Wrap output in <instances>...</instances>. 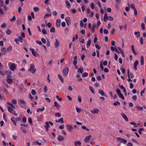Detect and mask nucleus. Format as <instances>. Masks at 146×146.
<instances>
[{
	"instance_id": "ea45409f",
	"label": "nucleus",
	"mask_w": 146,
	"mask_h": 146,
	"mask_svg": "<svg viewBox=\"0 0 146 146\" xmlns=\"http://www.w3.org/2000/svg\"><path fill=\"white\" fill-rule=\"evenodd\" d=\"M11 33V31L9 29H8L6 31V33L8 35H10Z\"/></svg>"
},
{
	"instance_id": "13d9d810",
	"label": "nucleus",
	"mask_w": 146,
	"mask_h": 146,
	"mask_svg": "<svg viewBox=\"0 0 146 146\" xmlns=\"http://www.w3.org/2000/svg\"><path fill=\"white\" fill-rule=\"evenodd\" d=\"M137 108L139 110H143V108L142 107H140L138 106H137Z\"/></svg>"
},
{
	"instance_id": "8fccbe9b",
	"label": "nucleus",
	"mask_w": 146,
	"mask_h": 146,
	"mask_svg": "<svg viewBox=\"0 0 146 146\" xmlns=\"http://www.w3.org/2000/svg\"><path fill=\"white\" fill-rule=\"evenodd\" d=\"M15 19L16 18L15 16H13V18L11 19L10 20L11 22H12L13 21H15Z\"/></svg>"
},
{
	"instance_id": "bf43d9fd",
	"label": "nucleus",
	"mask_w": 146,
	"mask_h": 146,
	"mask_svg": "<svg viewBox=\"0 0 146 146\" xmlns=\"http://www.w3.org/2000/svg\"><path fill=\"white\" fill-rule=\"evenodd\" d=\"M4 3L1 0H0V7H1L3 6V5Z\"/></svg>"
},
{
	"instance_id": "7ed1b4c3",
	"label": "nucleus",
	"mask_w": 146,
	"mask_h": 146,
	"mask_svg": "<svg viewBox=\"0 0 146 146\" xmlns=\"http://www.w3.org/2000/svg\"><path fill=\"white\" fill-rule=\"evenodd\" d=\"M23 39L21 36H19L18 38H15L14 40L16 42L17 44H19L18 42H19L21 43L23 42Z\"/></svg>"
},
{
	"instance_id": "b1692460",
	"label": "nucleus",
	"mask_w": 146,
	"mask_h": 146,
	"mask_svg": "<svg viewBox=\"0 0 146 146\" xmlns=\"http://www.w3.org/2000/svg\"><path fill=\"white\" fill-rule=\"evenodd\" d=\"M11 120L13 123H17V119L14 117H12L11 118Z\"/></svg>"
},
{
	"instance_id": "58836bf2",
	"label": "nucleus",
	"mask_w": 146,
	"mask_h": 146,
	"mask_svg": "<svg viewBox=\"0 0 146 146\" xmlns=\"http://www.w3.org/2000/svg\"><path fill=\"white\" fill-rule=\"evenodd\" d=\"M76 110L77 112L78 113H80L82 111V110L80 108H79L78 107H76Z\"/></svg>"
},
{
	"instance_id": "1a4fd4ad",
	"label": "nucleus",
	"mask_w": 146,
	"mask_h": 146,
	"mask_svg": "<svg viewBox=\"0 0 146 146\" xmlns=\"http://www.w3.org/2000/svg\"><path fill=\"white\" fill-rule=\"evenodd\" d=\"M99 93L102 96L106 97L107 96L106 94L105 93L104 91L102 90H98Z\"/></svg>"
},
{
	"instance_id": "ddd939ff",
	"label": "nucleus",
	"mask_w": 146,
	"mask_h": 146,
	"mask_svg": "<svg viewBox=\"0 0 146 146\" xmlns=\"http://www.w3.org/2000/svg\"><path fill=\"white\" fill-rule=\"evenodd\" d=\"M91 137V136L90 135H89L88 136H87L84 139V141L85 142H88Z\"/></svg>"
},
{
	"instance_id": "f257e3e1",
	"label": "nucleus",
	"mask_w": 146,
	"mask_h": 146,
	"mask_svg": "<svg viewBox=\"0 0 146 146\" xmlns=\"http://www.w3.org/2000/svg\"><path fill=\"white\" fill-rule=\"evenodd\" d=\"M113 20V18L112 17L110 16L108 17L106 13L104 15V20L105 22L106 21L108 20H109L110 21H112Z\"/></svg>"
},
{
	"instance_id": "e433bc0d",
	"label": "nucleus",
	"mask_w": 146,
	"mask_h": 146,
	"mask_svg": "<svg viewBox=\"0 0 146 146\" xmlns=\"http://www.w3.org/2000/svg\"><path fill=\"white\" fill-rule=\"evenodd\" d=\"M51 13L50 14H46L44 17V18L45 19L48 17H51Z\"/></svg>"
},
{
	"instance_id": "5fc2aeb1",
	"label": "nucleus",
	"mask_w": 146,
	"mask_h": 146,
	"mask_svg": "<svg viewBox=\"0 0 146 146\" xmlns=\"http://www.w3.org/2000/svg\"><path fill=\"white\" fill-rule=\"evenodd\" d=\"M90 7L92 9H94V5L93 3H92L90 4Z\"/></svg>"
},
{
	"instance_id": "0eeeda50",
	"label": "nucleus",
	"mask_w": 146,
	"mask_h": 146,
	"mask_svg": "<svg viewBox=\"0 0 146 146\" xmlns=\"http://www.w3.org/2000/svg\"><path fill=\"white\" fill-rule=\"evenodd\" d=\"M16 67L15 64L13 63L11 64L9 68L11 70L13 71L15 70Z\"/></svg>"
},
{
	"instance_id": "338daca9",
	"label": "nucleus",
	"mask_w": 146,
	"mask_h": 146,
	"mask_svg": "<svg viewBox=\"0 0 146 146\" xmlns=\"http://www.w3.org/2000/svg\"><path fill=\"white\" fill-rule=\"evenodd\" d=\"M36 43L40 45H41L42 44V42L40 41L39 40H36Z\"/></svg>"
},
{
	"instance_id": "6ab92c4d",
	"label": "nucleus",
	"mask_w": 146,
	"mask_h": 146,
	"mask_svg": "<svg viewBox=\"0 0 146 146\" xmlns=\"http://www.w3.org/2000/svg\"><path fill=\"white\" fill-rule=\"evenodd\" d=\"M56 122H58L61 123H63L64 122L63 118H61L58 119V120H56Z\"/></svg>"
},
{
	"instance_id": "5701e85b",
	"label": "nucleus",
	"mask_w": 146,
	"mask_h": 146,
	"mask_svg": "<svg viewBox=\"0 0 146 146\" xmlns=\"http://www.w3.org/2000/svg\"><path fill=\"white\" fill-rule=\"evenodd\" d=\"M60 45L59 43L58 40L56 39L55 43V46L56 47H57Z\"/></svg>"
},
{
	"instance_id": "f03ea898",
	"label": "nucleus",
	"mask_w": 146,
	"mask_h": 146,
	"mask_svg": "<svg viewBox=\"0 0 146 146\" xmlns=\"http://www.w3.org/2000/svg\"><path fill=\"white\" fill-rule=\"evenodd\" d=\"M29 71L31 72L32 73H34L36 71V69L35 68V65L32 64L30 65V68L28 70Z\"/></svg>"
},
{
	"instance_id": "864d4df0",
	"label": "nucleus",
	"mask_w": 146,
	"mask_h": 146,
	"mask_svg": "<svg viewBox=\"0 0 146 146\" xmlns=\"http://www.w3.org/2000/svg\"><path fill=\"white\" fill-rule=\"evenodd\" d=\"M88 74L87 72H84L82 74V76L83 77H86L88 76Z\"/></svg>"
},
{
	"instance_id": "a18cd8bd",
	"label": "nucleus",
	"mask_w": 146,
	"mask_h": 146,
	"mask_svg": "<svg viewBox=\"0 0 146 146\" xmlns=\"http://www.w3.org/2000/svg\"><path fill=\"white\" fill-rule=\"evenodd\" d=\"M113 105L115 106H116L117 105H120V103L118 101H116V102L114 103Z\"/></svg>"
},
{
	"instance_id": "3c124183",
	"label": "nucleus",
	"mask_w": 146,
	"mask_h": 146,
	"mask_svg": "<svg viewBox=\"0 0 146 146\" xmlns=\"http://www.w3.org/2000/svg\"><path fill=\"white\" fill-rule=\"evenodd\" d=\"M143 39L142 37H141L140 39V43L141 44H143Z\"/></svg>"
},
{
	"instance_id": "c756f323",
	"label": "nucleus",
	"mask_w": 146,
	"mask_h": 146,
	"mask_svg": "<svg viewBox=\"0 0 146 146\" xmlns=\"http://www.w3.org/2000/svg\"><path fill=\"white\" fill-rule=\"evenodd\" d=\"M8 110L10 113H11L12 111H13V108L10 106L8 107Z\"/></svg>"
},
{
	"instance_id": "49530a36",
	"label": "nucleus",
	"mask_w": 146,
	"mask_h": 146,
	"mask_svg": "<svg viewBox=\"0 0 146 146\" xmlns=\"http://www.w3.org/2000/svg\"><path fill=\"white\" fill-rule=\"evenodd\" d=\"M33 10L35 12H37L39 10V9L38 7H34L33 8Z\"/></svg>"
},
{
	"instance_id": "2eb2a0df",
	"label": "nucleus",
	"mask_w": 146,
	"mask_h": 146,
	"mask_svg": "<svg viewBox=\"0 0 146 146\" xmlns=\"http://www.w3.org/2000/svg\"><path fill=\"white\" fill-rule=\"evenodd\" d=\"M1 52L2 54V55H4L7 52V49L5 48H3L1 49Z\"/></svg>"
},
{
	"instance_id": "f8f14e48",
	"label": "nucleus",
	"mask_w": 146,
	"mask_h": 146,
	"mask_svg": "<svg viewBox=\"0 0 146 146\" xmlns=\"http://www.w3.org/2000/svg\"><path fill=\"white\" fill-rule=\"evenodd\" d=\"M139 64L138 61L137 60H136L134 63L133 67L135 70H136L137 69V65Z\"/></svg>"
},
{
	"instance_id": "4d7b16f0",
	"label": "nucleus",
	"mask_w": 146,
	"mask_h": 146,
	"mask_svg": "<svg viewBox=\"0 0 146 146\" xmlns=\"http://www.w3.org/2000/svg\"><path fill=\"white\" fill-rule=\"evenodd\" d=\"M47 26L49 28H51L52 26V25L51 23H50L48 22L47 23Z\"/></svg>"
},
{
	"instance_id": "aec40b11",
	"label": "nucleus",
	"mask_w": 146,
	"mask_h": 146,
	"mask_svg": "<svg viewBox=\"0 0 146 146\" xmlns=\"http://www.w3.org/2000/svg\"><path fill=\"white\" fill-rule=\"evenodd\" d=\"M84 71V70L83 68L81 67V68H79L78 69V70L77 72H79L81 74Z\"/></svg>"
},
{
	"instance_id": "4468645a",
	"label": "nucleus",
	"mask_w": 146,
	"mask_h": 146,
	"mask_svg": "<svg viewBox=\"0 0 146 146\" xmlns=\"http://www.w3.org/2000/svg\"><path fill=\"white\" fill-rule=\"evenodd\" d=\"M60 22L61 20H60L59 19L56 20V25L57 27H60Z\"/></svg>"
},
{
	"instance_id": "37998d69",
	"label": "nucleus",
	"mask_w": 146,
	"mask_h": 146,
	"mask_svg": "<svg viewBox=\"0 0 146 146\" xmlns=\"http://www.w3.org/2000/svg\"><path fill=\"white\" fill-rule=\"evenodd\" d=\"M134 34L135 35H138V36H137V38L139 37L140 36V33L139 32H135L134 33Z\"/></svg>"
},
{
	"instance_id": "c85d7f7f",
	"label": "nucleus",
	"mask_w": 146,
	"mask_h": 146,
	"mask_svg": "<svg viewBox=\"0 0 146 146\" xmlns=\"http://www.w3.org/2000/svg\"><path fill=\"white\" fill-rule=\"evenodd\" d=\"M58 77L60 78L62 82L63 83L64 82V79L62 76L60 74H58Z\"/></svg>"
},
{
	"instance_id": "0e129e2a",
	"label": "nucleus",
	"mask_w": 146,
	"mask_h": 146,
	"mask_svg": "<svg viewBox=\"0 0 146 146\" xmlns=\"http://www.w3.org/2000/svg\"><path fill=\"white\" fill-rule=\"evenodd\" d=\"M118 48L120 51L123 54V50L119 47H118Z\"/></svg>"
},
{
	"instance_id": "cd10ccee",
	"label": "nucleus",
	"mask_w": 146,
	"mask_h": 146,
	"mask_svg": "<svg viewBox=\"0 0 146 146\" xmlns=\"http://www.w3.org/2000/svg\"><path fill=\"white\" fill-rule=\"evenodd\" d=\"M65 2L67 7L69 8H70L71 7V5L69 2L68 1H66Z\"/></svg>"
},
{
	"instance_id": "c9c22d12",
	"label": "nucleus",
	"mask_w": 146,
	"mask_h": 146,
	"mask_svg": "<svg viewBox=\"0 0 146 146\" xmlns=\"http://www.w3.org/2000/svg\"><path fill=\"white\" fill-rule=\"evenodd\" d=\"M118 95L119 96V97L121 98L122 99H124V96H123V94H122L121 93L119 94Z\"/></svg>"
},
{
	"instance_id": "09e8293b",
	"label": "nucleus",
	"mask_w": 146,
	"mask_h": 146,
	"mask_svg": "<svg viewBox=\"0 0 146 146\" xmlns=\"http://www.w3.org/2000/svg\"><path fill=\"white\" fill-rule=\"evenodd\" d=\"M91 43V40H88V41L87 42V44H86V46H87V48H88V47H87V46H89L90 45Z\"/></svg>"
},
{
	"instance_id": "9b49d317",
	"label": "nucleus",
	"mask_w": 146,
	"mask_h": 146,
	"mask_svg": "<svg viewBox=\"0 0 146 146\" xmlns=\"http://www.w3.org/2000/svg\"><path fill=\"white\" fill-rule=\"evenodd\" d=\"M65 20L68 26L69 24H70V20L69 17H68L66 18L65 19Z\"/></svg>"
},
{
	"instance_id": "de8ad7c7",
	"label": "nucleus",
	"mask_w": 146,
	"mask_h": 146,
	"mask_svg": "<svg viewBox=\"0 0 146 146\" xmlns=\"http://www.w3.org/2000/svg\"><path fill=\"white\" fill-rule=\"evenodd\" d=\"M42 32L43 34H46L47 32L45 29H42Z\"/></svg>"
},
{
	"instance_id": "20e7f679",
	"label": "nucleus",
	"mask_w": 146,
	"mask_h": 146,
	"mask_svg": "<svg viewBox=\"0 0 146 146\" xmlns=\"http://www.w3.org/2000/svg\"><path fill=\"white\" fill-rule=\"evenodd\" d=\"M63 75L66 76L69 72V69L67 67L64 68L62 70Z\"/></svg>"
},
{
	"instance_id": "69168bd1",
	"label": "nucleus",
	"mask_w": 146,
	"mask_h": 146,
	"mask_svg": "<svg viewBox=\"0 0 146 146\" xmlns=\"http://www.w3.org/2000/svg\"><path fill=\"white\" fill-rule=\"evenodd\" d=\"M1 27V28H4L6 27V24L5 23H3Z\"/></svg>"
},
{
	"instance_id": "680f3d73",
	"label": "nucleus",
	"mask_w": 146,
	"mask_h": 146,
	"mask_svg": "<svg viewBox=\"0 0 146 146\" xmlns=\"http://www.w3.org/2000/svg\"><path fill=\"white\" fill-rule=\"evenodd\" d=\"M114 58L115 59V60H117V58H118V56L117 55V54H116V53H115L114 54Z\"/></svg>"
},
{
	"instance_id": "052dcab7",
	"label": "nucleus",
	"mask_w": 146,
	"mask_h": 146,
	"mask_svg": "<svg viewBox=\"0 0 146 146\" xmlns=\"http://www.w3.org/2000/svg\"><path fill=\"white\" fill-rule=\"evenodd\" d=\"M41 41L42 42L44 43L45 44L46 43V40L45 38H42L41 39Z\"/></svg>"
},
{
	"instance_id": "e2e57ef3",
	"label": "nucleus",
	"mask_w": 146,
	"mask_h": 146,
	"mask_svg": "<svg viewBox=\"0 0 146 146\" xmlns=\"http://www.w3.org/2000/svg\"><path fill=\"white\" fill-rule=\"evenodd\" d=\"M104 34H108L109 32L108 31L107 29H104Z\"/></svg>"
},
{
	"instance_id": "6e6552de",
	"label": "nucleus",
	"mask_w": 146,
	"mask_h": 146,
	"mask_svg": "<svg viewBox=\"0 0 146 146\" xmlns=\"http://www.w3.org/2000/svg\"><path fill=\"white\" fill-rule=\"evenodd\" d=\"M99 111V110L97 108H94L91 110V112L93 114L98 113Z\"/></svg>"
},
{
	"instance_id": "dca6fc26",
	"label": "nucleus",
	"mask_w": 146,
	"mask_h": 146,
	"mask_svg": "<svg viewBox=\"0 0 146 146\" xmlns=\"http://www.w3.org/2000/svg\"><path fill=\"white\" fill-rule=\"evenodd\" d=\"M57 140L60 141H63L64 140V137L61 135H59L57 138Z\"/></svg>"
},
{
	"instance_id": "423d86ee",
	"label": "nucleus",
	"mask_w": 146,
	"mask_h": 146,
	"mask_svg": "<svg viewBox=\"0 0 146 146\" xmlns=\"http://www.w3.org/2000/svg\"><path fill=\"white\" fill-rule=\"evenodd\" d=\"M66 129L68 130L69 132H71L73 129V127L72 125L69 124H67L66 125Z\"/></svg>"
},
{
	"instance_id": "774afa93",
	"label": "nucleus",
	"mask_w": 146,
	"mask_h": 146,
	"mask_svg": "<svg viewBox=\"0 0 146 146\" xmlns=\"http://www.w3.org/2000/svg\"><path fill=\"white\" fill-rule=\"evenodd\" d=\"M116 91L118 95L119 94H120V93H121V91L119 89H116Z\"/></svg>"
},
{
	"instance_id": "a878e982",
	"label": "nucleus",
	"mask_w": 146,
	"mask_h": 146,
	"mask_svg": "<svg viewBox=\"0 0 146 146\" xmlns=\"http://www.w3.org/2000/svg\"><path fill=\"white\" fill-rule=\"evenodd\" d=\"M89 88L90 89V90L92 92L93 94H94L95 93V92L94 91V90L91 86H89Z\"/></svg>"
},
{
	"instance_id": "f704fd0d",
	"label": "nucleus",
	"mask_w": 146,
	"mask_h": 146,
	"mask_svg": "<svg viewBox=\"0 0 146 146\" xmlns=\"http://www.w3.org/2000/svg\"><path fill=\"white\" fill-rule=\"evenodd\" d=\"M141 26L142 29L143 30H144L145 29V25L143 23H142L141 25Z\"/></svg>"
},
{
	"instance_id": "7c9ffc66",
	"label": "nucleus",
	"mask_w": 146,
	"mask_h": 146,
	"mask_svg": "<svg viewBox=\"0 0 146 146\" xmlns=\"http://www.w3.org/2000/svg\"><path fill=\"white\" fill-rule=\"evenodd\" d=\"M7 104L8 105H10L11 106V107L13 108L14 109H15V106L12 103L9 102H7Z\"/></svg>"
},
{
	"instance_id": "4c0bfd02",
	"label": "nucleus",
	"mask_w": 146,
	"mask_h": 146,
	"mask_svg": "<svg viewBox=\"0 0 146 146\" xmlns=\"http://www.w3.org/2000/svg\"><path fill=\"white\" fill-rule=\"evenodd\" d=\"M7 82L9 83H11L13 82V80L12 79L10 78H8L7 80Z\"/></svg>"
},
{
	"instance_id": "39448f33",
	"label": "nucleus",
	"mask_w": 146,
	"mask_h": 146,
	"mask_svg": "<svg viewBox=\"0 0 146 146\" xmlns=\"http://www.w3.org/2000/svg\"><path fill=\"white\" fill-rule=\"evenodd\" d=\"M117 141H119L120 143H123L124 144H125L127 143V141L126 140H125L124 139L121 138L120 137L117 138Z\"/></svg>"
},
{
	"instance_id": "f3484780",
	"label": "nucleus",
	"mask_w": 146,
	"mask_h": 146,
	"mask_svg": "<svg viewBox=\"0 0 146 146\" xmlns=\"http://www.w3.org/2000/svg\"><path fill=\"white\" fill-rule=\"evenodd\" d=\"M30 50L31 51V52L33 55L35 57L36 56V53L35 51V50L33 48H30Z\"/></svg>"
},
{
	"instance_id": "a19ab883",
	"label": "nucleus",
	"mask_w": 146,
	"mask_h": 146,
	"mask_svg": "<svg viewBox=\"0 0 146 146\" xmlns=\"http://www.w3.org/2000/svg\"><path fill=\"white\" fill-rule=\"evenodd\" d=\"M50 31L51 32L55 33V29L54 28V27H52L50 30Z\"/></svg>"
},
{
	"instance_id": "6e6d98bb",
	"label": "nucleus",
	"mask_w": 146,
	"mask_h": 146,
	"mask_svg": "<svg viewBox=\"0 0 146 146\" xmlns=\"http://www.w3.org/2000/svg\"><path fill=\"white\" fill-rule=\"evenodd\" d=\"M130 7L131 8L133 9V10L136 9V8L135 7V6L133 4H130Z\"/></svg>"
},
{
	"instance_id": "a211bd4d",
	"label": "nucleus",
	"mask_w": 146,
	"mask_h": 146,
	"mask_svg": "<svg viewBox=\"0 0 146 146\" xmlns=\"http://www.w3.org/2000/svg\"><path fill=\"white\" fill-rule=\"evenodd\" d=\"M81 143L80 141H76L74 142V145L76 146H78L77 144L79 145L80 146L81 145Z\"/></svg>"
},
{
	"instance_id": "72a5a7b5",
	"label": "nucleus",
	"mask_w": 146,
	"mask_h": 146,
	"mask_svg": "<svg viewBox=\"0 0 146 146\" xmlns=\"http://www.w3.org/2000/svg\"><path fill=\"white\" fill-rule=\"evenodd\" d=\"M22 20L21 19H19L17 21V23L19 25L22 22Z\"/></svg>"
},
{
	"instance_id": "4be33fe9",
	"label": "nucleus",
	"mask_w": 146,
	"mask_h": 146,
	"mask_svg": "<svg viewBox=\"0 0 146 146\" xmlns=\"http://www.w3.org/2000/svg\"><path fill=\"white\" fill-rule=\"evenodd\" d=\"M54 104V106L56 107L57 109L58 110L60 106V105L56 102H55Z\"/></svg>"
},
{
	"instance_id": "c03bdc74",
	"label": "nucleus",
	"mask_w": 146,
	"mask_h": 146,
	"mask_svg": "<svg viewBox=\"0 0 146 146\" xmlns=\"http://www.w3.org/2000/svg\"><path fill=\"white\" fill-rule=\"evenodd\" d=\"M6 73L7 75H10L11 73V72L9 70H7L6 71Z\"/></svg>"
},
{
	"instance_id": "bb28decb",
	"label": "nucleus",
	"mask_w": 146,
	"mask_h": 146,
	"mask_svg": "<svg viewBox=\"0 0 146 146\" xmlns=\"http://www.w3.org/2000/svg\"><path fill=\"white\" fill-rule=\"evenodd\" d=\"M18 103H19V105H20L21 104H23L25 105L26 104L25 102V101L21 100H19Z\"/></svg>"
},
{
	"instance_id": "603ef678",
	"label": "nucleus",
	"mask_w": 146,
	"mask_h": 146,
	"mask_svg": "<svg viewBox=\"0 0 146 146\" xmlns=\"http://www.w3.org/2000/svg\"><path fill=\"white\" fill-rule=\"evenodd\" d=\"M31 93L33 95H35L36 94V92L34 90H32L31 91Z\"/></svg>"
},
{
	"instance_id": "2f4dec72",
	"label": "nucleus",
	"mask_w": 146,
	"mask_h": 146,
	"mask_svg": "<svg viewBox=\"0 0 146 146\" xmlns=\"http://www.w3.org/2000/svg\"><path fill=\"white\" fill-rule=\"evenodd\" d=\"M45 124H46V125L44 126V127H46L47 128H49L50 127V125L49 124L48 122V121L46 122Z\"/></svg>"
},
{
	"instance_id": "473e14b6",
	"label": "nucleus",
	"mask_w": 146,
	"mask_h": 146,
	"mask_svg": "<svg viewBox=\"0 0 146 146\" xmlns=\"http://www.w3.org/2000/svg\"><path fill=\"white\" fill-rule=\"evenodd\" d=\"M55 115L56 117H60L61 116V113L60 112L56 113L55 114Z\"/></svg>"
},
{
	"instance_id": "9d476101",
	"label": "nucleus",
	"mask_w": 146,
	"mask_h": 146,
	"mask_svg": "<svg viewBox=\"0 0 146 146\" xmlns=\"http://www.w3.org/2000/svg\"><path fill=\"white\" fill-rule=\"evenodd\" d=\"M121 115L125 121H128L129 120L128 118L125 114L123 113H121Z\"/></svg>"
},
{
	"instance_id": "412c9836",
	"label": "nucleus",
	"mask_w": 146,
	"mask_h": 146,
	"mask_svg": "<svg viewBox=\"0 0 146 146\" xmlns=\"http://www.w3.org/2000/svg\"><path fill=\"white\" fill-rule=\"evenodd\" d=\"M141 65H143L144 64V57L141 55Z\"/></svg>"
},
{
	"instance_id": "79ce46f5",
	"label": "nucleus",
	"mask_w": 146,
	"mask_h": 146,
	"mask_svg": "<svg viewBox=\"0 0 146 146\" xmlns=\"http://www.w3.org/2000/svg\"><path fill=\"white\" fill-rule=\"evenodd\" d=\"M20 129L23 133H26V131L25 130V129L23 127H20Z\"/></svg>"
},
{
	"instance_id": "393cba45",
	"label": "nucleus",
	"mask_w": 146,
	"mask_h": 146,
	"mask_svg": "<svg viewBox=\"0 0 146 146\" xmlns=\"http://www.w3.org/2000/svg\"><path fill=\"white\" fill-rule=\"evenodd\" d=\"M45 108L43 106L42 108H38L37 110V112L42 111L44 110Z\"/></svg>"
}]
</instances>
